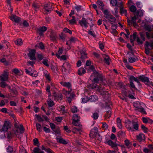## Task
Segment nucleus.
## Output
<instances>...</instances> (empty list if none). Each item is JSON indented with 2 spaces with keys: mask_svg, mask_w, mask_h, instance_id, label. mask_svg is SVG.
I'll list each match as a JSON object with an SVG mask.
<instances>
[{
  "mask_svg": "<svg viewBox=\"0 0 153 153\" xmlns=\"http://www.w3.org/2000/svg\"><path fill=\"white\" fill-rule=\"evenodd\" d=\"M24 131V129L22 125H20L19 128L17 129L16 132H15V134L16 135H18L19 133L21 134L23 133Z\"/></svg>",
  "mask_w": 153,
  "mask_h": 153,
  "instance_id": "11",
  "label": "nucleus"
},
{
  "mask_svg": "<svg viewBox=\"0 0 153 153\" xmlns=\"http://www.w3.org/2000/svg\"><path fill=\"white\" fill-rule=\"evenodd\" d=\"M117 126L120 128H121L122 127L121 121L119 118H117Z\"/></svg>",
  "mask_w": 153,
  "mask_h": 153,
  "instance_id": "36",
  "label": "nucleus"
},
{
  "mask_svg": "<svg viewBox=\"0 0 153 153\" xmlns=\"http://www.w3.org/2000/svg\"><path fill=\"white\" fill-rule=\"evenodd\" d=\"M115 7L114 8V11L113 12V13L115 16H117L118 13V7H119L118 6H115Z\"/></svg>",
  "mask_w": 153,
  "mask_h": 153,
  "instance_id": "50",
  "label": "nucleus"
},
{
  "mask_svg": "<svg viewBox=\"0 0 153 153\" xmlns=\"http://www.w3.org/2000/svg\"><path fill=\"white\" fill-rule=\"evenodd\" d=\"M126 126L129 129V130H131L132 131H133V128H134V123L133 122H131L128 120L126 122Z\"/></svg>",
  "mask_w": 153,
  "mask_h": 153,
  "instance_id": "7",
  "label": "nucleus"
},
{
  "mask_svg": "<svg viewBox=\"0 0 153 153\" xmlns=\"http://www.w3.org/2000/svg\"><path fill=\"white\" fill-rule=\"evenodd\" d=\"M58 110L62 114H64L65 113H67V111L65 110V107L64 106L61 105L59 106L58 108Z\"/></svg>",
  "mask_w": 153,
  "mask_h": 153,
  "instance_id": "24",
  "label": "nucleus"
},
{
  "mask_svg": "<svg viewBox=\"0 0 153 153\" xmlns=\"http://www.w3.org/2000/svg\"><path fill=\"white\" fill-rule=\"evenodd\" d=\"M77 41V39L75 38L72 37H71L69 41L71 43L74 42H75Z\"/></svg>",
  "mask_w": 153,
  "mask_h": 153,
  "instance_id": "60",
  "label": "nucleus"
},
{
  "mask_svg": "<svg viewBox=\"0 0 153 153\" xmlns=\"http://www.w3.org/2000/svg\"><path fill=\"white\" fill-rule=\"evenodd\" d=\"M97 131L98 130L97 128H94L91 131L90 134V136L92 137H94V135L97 133Z\"/></svg>",
  "mask_w": 153,
  "mask_h": 153,
  "instance_id": "19",
  "label": "nucleus"
},
{
  "mask_svg": "<svg viewBox=\"0 0 153 153\" xmlns=\"http://www.w3.org/2000/svg\"><path fill=\"white\" fill-rule=\"evenodd\" d=\"M43 64L47 66H49V65L48 63V60L45 59H44L42 61Z\"/></svg>",
  "mask_w": 153,
  "mask_h": 153,
  "instance_id": "55",
  "label": "nucleus"
},
{
  "mask_svg": "<svg viewBox=\"0 0 153 153\" xmlns=\"http://www.w3.org/2000/svg\"><path fill=\"white\" fill-rule=\"evenodd\" d=\"M36 47H38L41 49H43L44 48V45L42 42H40L39 43L37 44L36 45Z\"/></svg>",
  "mask_w": 153,
  "mask_h": 153,
  "instance_id": "46",
  "label": "nucleus"
},
{
  "mask_svg": "<svg viewBox=\"0 0 153 153\" xmlns=\"http://www.w3.org/2000/svg\"><path fill=\"white\" fill-rule=\"evenodd\" d=\"M61 84L63 86L66 87L68 88H70L71 87V83L69 82H60Z\"/></svg>",
  "mask_w": 153,
  "mask_h": 153,
  "instance_id": "23",
  "label": "nucleus"
},
{
  "mask_svg": "<svg viewBox=\"0 0 153 153\" xmlns=\"http://www.w3.org/2000/svg\"><path fill=\"white\" fill-rule=\"evenodd\" d=\"M98 99L97 97L96 96L92 95L90 97L89 100L91 102L95 101Z\"/></svg>",
  "mask_w": 153,
  "mask_h": 153,
  "instance_id": "37",
  "label": "nucleus"
},
{
  "mask_svg": "<svg viewBox=\"0 0 153 153\" xmlns=\"http://www.w3.org/2000/svg\"><path fill=\"white\" fill-rule=\"evenodd\" d=\"M20 153H27L25 149L22 147L20 149Z\"/></svg>",
  "mask_w": 153,
  "mask_h": 153,
  "instance_id": "64",
  "label": "nucleus"
},
{
  "mask_svg": "<svg viewBox=\"0 0 153 153\" xmlns=\"http://www.w3.org/2000/svg\"><path fill=\"white\" fill-rule=\"evenodd\" d=\"M36 128L37 130L39 132L42 131V127L41 125L39 123L36 124Z\"/></svg>",
  "mask_w": 153,
  "mask_h": 153,
  "instance_id": "42",
  "label": "nucleus"
},
{
  "mask_svg": "<svg viewBox=\"0 0 153 153\" xmlns=\"http://www.w3.org/2000/svg\"><path fill=\"white\" fill-rule=\"evenodd\" d=\"M149 118H146L145 117H143L142 118V120L143 122L145 123H147L148 122V120Z\"/></svg>",
  "mask_w": 153,
  "mask_h": 153,
  "instance_id": "56",
  "label": "nucleus"
},
{
  "mask_svg": "<svg viewBox=\"0 0 153 153\" xmlns=\"http://www.w3.org/2000/svg\"><path fill=\"white\" fill-rule=\"evenodd\" d=\"M115 151H111L109 150L108 151V153H116V152L118 150V148L117 147H115Z\"/></svg>",
  "mask_w": 153,
  "mask_h": 153,
  "instance_id": "59",
  "label": "nucleus"
},
{
  "mask_svg": "<svg viewBox=\"0 0 153 153\" xmlns=\"http://www.w3.org/2000/svg\"><path fill=\"white\" fill-rule=\"evenodd\" d=\"M137 137V140L140 142L145 139V135L143 134H139Z\"/></svg>",
  "mask_w": 153,
  "mask_h": 153,
  "instance_id": "21",
  "label": "nucleus"
},
{
  "mask_svg": "<svg viewBox=\"0 0 153 153\" xmlns=\"http://www.w3.org/2000/svg\"><path fill=\"white\" fill-rule=\"evenodd\" d=\"M33 153H45L43 151H42L39 148H34L33 150Z\"/></svg>",
  "mask_w": 153,
  "mask_h": 153,
  "instance_id": "25",
  "label": "nucleus"
},
{
  "mask_svg": "<svg viewBox=\"0 0 153 153\" xmlns=\"http://www.w3.org/2000/svg\"><path fill=\"white\" fill-rule=\"evenodd\" d=\"M79 23L82 27H87L88 26V22L86 19L84 18H82V20H79Z\"/></svg>",
  "mask_w": 153,
  "mask_h": 153,
  "instance_id": "8",
  "label": "nucleus"
},
{
  "mask_svg": "<svg viewBox=\"0 0 153 153\" xmlns=\"http://www.w3.org/2000/svg\"><path fill=\"white\" fill-rule=\"evenodd\" d=\"M1 62L4 63L5 65H7L8 64V62L6 61V60L4 58H3L0 60Z\"/></svg>",
  "mask_w": 153,
  "mask_h": 153,
  "instance_id": "63",
  "label": "nucleus"
},
{
  "mask_svg": "<svg viewBox=\"0 0 153 153\" xmlns=\"http://www.w3.org/2000/svg\"><path fill=\"white\" fill-rule=\"evenodd\" d=\"M10 127V123L9 121L7 120H5L4 121L2 130L3 131H7Z\"/></svg>",
  "mask_w": 153,
  "mask_h": 153,
  "instance_id": "4",
  "label": "nucleus"
},
{
  "mask_svg": "<svg viewBox=\"0 0 153 153\" xmlns=\"http://www.w3.org/2000/svg\"><path fill=\"white\" fill-rule=\"evenodd\" d=\"M81 54V58L83 59H85L87 57V54L85 52V50H83L80 51Z\"/></svg>",
  "mask_w": 153,
  "mask_h": 153,
  "instance_id": "28",
  "label": "nucleus"
},
{
  "mask_svg": "<svg viewBox=\"0 0 153 153\" xmlns=\"http://www.w3.org/2000/svg\"><path fill=\"white\" fill-rule=\"evenodd\" d=\"M0 86L3 88H4L6 86H7V88L9 89H10V86H8L6 84V83L5 82H4V81H3L0 83Z\"/></svg>",
  "mask_w": 153,
  "mask_h": 153,
  "instance_id": "39",
  "label": "nucleus"
},
{
  "mask_svg": "<svg viewBox=\"0 0 153 153\" xmlns=\"http://www.w3.org/2000/svg\"><path fill=\"white\" fill-rule=\"evenodd\" d=\"M107 143L108 145L111 146L112 147H117L116 144L113 143V142L111 140H108L107 141Z\"/></svg>",
  "mask_w": 153,
  "mask_h": 153,
  "instance_id": "27",
  "label": "nucleus"
},
{
  "mask_svg": "<svg viewBox=\"0 0 153 153\" xmlns=\"http://www.w3.org/2000/svg\"><path fill=\"white\" fill-rule=\"evenodd\" d=\"M15 42L16 45H22L23 43L22 40L21 39H16L15 41Z\"/></svg>",
  "mask_w": 153,
  "mask_h": 153,
  "instance_id": "35",
  "label": "nucleus"
},
{
  "mask_svg": "<svg viewBox=\"0 0 153 153\" xmlns=\"http://www.w3.org/2000/svg\"><path fill=\"white\" fill-rule=\"evenodd\" d=\"M33 6L35 11H37L39 10L40 6L37 3H34L33 4Z\"/></svg>",
  "mask_w": 153,
  "mask_h": 153,
  "instance_id": "40",
  "label": "nucleus"
},
{
  "mask_svg": "<svg viewBox=\"0 0 153 153\" xmlns=\"http://www.w3.org/2000/svg\"><path fill=\"white\" fill-rule=\"evenodd\" d=\"M110 21L112 22H114L116 21V19L114 17H113L112 16L111 17H110V18H109L108 19Z\"/></svg>",
  "mask_w": 153,
  "mask_h": 153,
  "instance_id": "61",
  "label": "nucleus"
},
{
  "mask_svg": "<svg viewBox=\"0 0 153 153\" xmlns=\"http://www.w3.org/2000/svg\"><path fill=\"white\" fill-rule=\"evenodd\" d=\"M50 34V37L51 40L54 41L56 39V34L54 31L52 30H50L49 31Z\"/></svg>",
  "mask_w": 153,
  "mask_h": 153,
  "instance_id": "14",
  "label": "nucleus"
},
{
  "mask_svg": "<svg viewBox=\"0 0 153 153\" xmlns=\"http://www.w3.org/2000/svg\"><path fill=\"white\" fill-rule=\"evenodd\" d=\"M54 99L55 100H57L59 102L62 99V96L60 95V96H57L56 93H55L54 94Z\"/></svg>",
  "mask_w": 153,
  "mask_h": 153,
  "instance_id": "38",
  "label": "nucleus"
},
{
  "mask_svg": "<svg viewBox=\"0 0 153 153\" xmlns=\"http://www.w3.org/2000/svg\"><path fill=\"white\" fill-rule=\"evenodd\" d=\"M56 56L59 59L61 60H66L67 59L65 55H62L61 56H60L58 54H56Z\"/></svg>",
  "mask_w": 153,
  "mask_h": 153,
  "instance_id": "41",
  "label": "nucleus"
},
{
  "mask_svg": "<svg viewBox=\"0 0 153 153\" xmlns=\"http://www.w3.org/2000/svg\"><path fill=\"white\" fill-rule=\"evenodd\" d=\"M102 55L105 63L108 65H109L111 60L108 56L106 54H103Z\"/></svg>",
  "mask_w": 153,
  "mask_h": 153,
  "instance_id": "13",
  "label": "nucleus"
},
{
  "mask_svg": "<svg viewBox=\"0 0 153 153\" xmlns=\"http://www.w3.org/2000/svg\"><path fill=\"white\" fill-rule=\"evenodd\" d=\"M73 121H78L79 117L77 114H75L73 115Z\"/></svg>",
  "mask_w": 153,
  "mask_h": 153,
  "instance_id": "48",
  "label": "nucleus"
},
{
  "mask_svg": "<svg viewBox=\"0 0 153 153\" xmlns=\"http://www.w3.org/2000/svg\"><path fill=\"white\" fill-rule=\"evenodd\" d=\"M82 102L85 103L88 100H89L88 98L87 97H85L82 98Z\"/></svg>",
  "mask_w": 153,
  "mask_h": 153,
  "instance_id": "53",
  "label": "nucleus"
},
{
  "mask_svg": "<svg viewBox=\"0 0 153 153\" xmlns=\"http://www.w3.org/2000/svg\"><path fill=\"white\" fill-rule=\"evenodd\" d=\"M47 102L48 105L50 107H52L54 105V103L53 101L49 98L47 100Z\"/></svg>",
  "mask_w": 153,
  "mask_h": 153,
  "instance_id": "29",
  "label": "nucleus"
},
{
  "mask_svg": "<svg viewBox=\"0 0 153 153\" xmlns=\"http://www.w3.org/2000/svg\"><path fill=\"white\" fill-rule=\"evenodd\" d=\"M31 75L32 76L36 77L38 75V74L36 71H35L34 70H31Z\"/></svg>",
  "mask_w": 153,
  "mask_h": 153,
  "instance_id": "49",
  "label": "nucleus"
},
{
  "mask_svg": "<svg viewBox=\"0 0 153 153\" xmlns=\"http://www.w3.org/2000/svg\"><path fill=\"white\" fill-rule=\"evenodd\" d=\"M8 74L4 71V73L0 76V80L2 81H7L8 79Z\"/></svg>",
  "mask_w": 153,
  "mask_h": 153,
  "instance_id": "6",
  "label": "nucleus"
},
{
  "mask_svg": "<svg viewBox=\"0 0 153 153\" xmlns=\"http://www.w3.org/2000/svg\"><path fill=\"white\" fill-rule=\"evenodd\" d=\"M56 140L58 142L60 143H61L64 144H67V142L63 139L61 137H56Z\"/></svg>",
  "mask_w": 153,
  "mask_h": 153,
  "instance_id": "22",
  "label": "nucleus"
},
{
  "mask_svg": "<svg viewBox=\"0 0 153 153\" xmlns=\"http://www.w3.org/2000/svg\"><path fill=\"white\" fill-rule=\"evenodd\" d=\"M35 53L36 51L34 49L30 50L29 51L28 55L30 59L32 60L36 59Z\"/></svg>",
  "mask_w": 153,
  "mask_h": 153,
  "instance_id": "3",
  "label": "nucleus"
},
{
  "mask_svg": "<svg viewBox=\"0 0 153 153\" xmlns=\"http://www.w3.org/2000/svg\"><path fill=\"white\" fill-rule=\"evenodd\" d=\"M129 55L128 62L130 63H133L134 62V54L133 52H129L128 53Z\"/></svg>",
  "mask_w": 153,
  "mask_h": 153,
  "instance_id": "16",
  "label": "nucleus"
},
{
  "mask_svg": "<svg viewBox=\"0 0 153 153\" xmlns=\"http://www.w3.org/2000/svg\"><path fill=\"white\" fill-rule=\"evenodd\" d=\"M104 15V17L107 19L110 17H111V15L110 14V12L107 10H102Z\"/></svg>",
  "mask_w": 153,
  "mask_h": 153,
  "instance_id": "18",
  "label": "nucleus"
},
{
  "mask_svg": "<svg viewBox=\"0 0 153 153\" xmlns=\"http://www.w3.org/2000/svg\"><path fill=\"white\" fill-rule=\"evenodd\" d=\"M127 22L128 23V25L131 26H134V18L132 17L131 20L127 19Z\"/></svg>",
  "mask_w": 153,
  "mask_h": 153,
  "instance_id": "34",
  "label": "nucleus"
},
{
  "mask_svg": "<svg viewBox=\"0 0 153 153\" xmlns=\"http://www.w3.org/2000/svg\"><path fill=\"white\" fill-rule=\"evenodd\" d=\"M71 17L72 18V19L71 20H69V22L72 25H73L74 24L75 22V17L74 16H71Z\"/></svg>",
  "mask_w": 153,
  "mask_h": 153,
  "instance_id": "54",
  "label": "nucleus"
},
{
  "mask_svg": "<svg viewBox=\"0 0 153 153\" xmlns=\"http://www.w3.org/2000/svg\"><path fill=\"white\" fill-rule=\"evenodd\" d=\"M145 29L146 30L150 32L152 31L151 27L150 25H145Z\"/></svg>",
  "mask_w": 153,
  "mask_h": 153,
  "instance_id": "45",
  "label": "nucleus"
},
{
  "mask_svg": "<svg viewBox=\"0 0 153 153\" xmlns=\"http://www.w3.org/2000/svg\"><path fill=\"white\" fill-rule=\"evenodd\" d=\"M47 30V27L45 26L40 27L38 29V31L40 35L42 34L43 33Z\"/></svg>",
  "mask_w": 153,
  "mask_h": 153,
  "instance_id": "15",
  "label": "nucleus"
},
{
  "mask_svg": "<svg viewBox=\"0 0 153 153\" xmlns=\"http://www.w3.org/2000/svg\"><path fill=\"white\" fill-rule=\"evenodd\" d=\"M92 79L93 83L88 86L89 88L95 89L96 91L102 95H106L107 92L102 85H105V83L103 82L102 75L99 74L96 71H94L91 76Z\"/></svg>",
  "mask_w": 153,
  "mask_h": 153,
  "instance_id": "1",
  "label": "nucleus"
},
{
  "mask_svg": "<svg viewBox=\"0 0 153 153\" xmlns=\"http://www.w3.org/2000/svg\"><path fill=\"white\" fill-rule=\"evenodd\" d=\"M97 4L101 10H103V7L104 6L103 2L101 1H98L97 2Z\"/></svg>",
  "mask_w": 153,
  "mask_h": 153,
  "instance_id": "33",
  "label": "nucleus"
},
{
  "mask_svg": "<svg viewBox=\"0 0 153 153\" xmlns=\"http://www.w3.org/2000/svg\"><path fill=\"white\" fill-rule=\"evenodd\" d=\"M129 79L130 83V87L132 88H134V84H133L134 77L133 76H130L129 77Z\"/></svg>",
  "mask_w": 153,
  "mask_h": 153,
  "instance_id": "30",
  "label": "nucleus"
},
{
  "mask_svg": "<svg viewBox=\"0 0 153 153\" xmlns=\"http://www.w3.org/2000/svg\"><path fill=\"white\" fill-rule=\"evenodd\" d=\"M141 127L145 132L146 133L147 132V128H146L144 125H142Z\"/></svg>",
  "mask_w": 153,
  "mask_h": 153,
  "instance_id": "62",
  "label": "nucleus"
},
{
  "mask_svg": "<svg viewBox=\"0 0 153 153\" xmlns=\"http://www.w3.org/2000/svg\"><path fill=\"white\" fill-rule=\"evenodd\" d=\"M70 65L69 63L67 62H65L63 64L62 70V71L65 73L68 72L70 68Z\"/></svg>",
  "mask_w": 153,
  "mask_h": 153,
  "instance_id": "2",
  "label": "nucleus"
},
{
  "mask_svg": "<svg viewBox=\"0 0 153 153\" xmlns=\"http://www.w3.org/2000/svg\"><path fill=\"white\" fill-rule=\"evenodd\" d=\"M74 9L77 12L80 11L82 10V8L80 5H76L74 7Z\"/></svg>",
  "mask_w": 153,
  "mask_h": 153,
  "instance_id": "44",
  "label": "nucleus"
},
{
  "mask_svg": "<svg viewBox=\"0 0 153 153\" xmlns=\"http://www.w3.org/2000/svg\"><path fill=\"white\" fill-rule=\"evenodd\" d=\"M137 9L136 7L134 6V21L136 20L138 17L143 16V13L141 12L137 11H136Z\"/></svg>",
  "mask_w": 153,
  "mask_h": 153,
  "instance_id": "10",
  "label": "nucleus"
},
{
  "mask_svg": "<svg viewBox=\"0 0 153 153\" xmlns=\"http://www.w3.org/2000/svg\"><path fill=\"white\" fill-rule=\"evenodd\" d=\"M10 18L12 21L16 23H19L20 21L19 18L15 15H12Z\"/></svg>",
  "mask_w": 153,
  "mask_h": 153,
  "instance_id": "17",
  "label": "nucleus"
},
{
  "mask_svg": "<svg viewBox=\"0 0 153 153\" xmlns=\"http://www.w3.org/2000/svg\"><path fill=\"white\" fill-rule=\"evenodd\" d=\"M128 5L129 7V9L131 11L134 12V6L133 2L132 0H128Z\"/></svg>",
  "mask_w": 153,
  "mask_h": 153,
  "instance_id": "12",
  "label": "nucleus"
},
{
  "mask_svg": "<svg viewBox=\"0 0 153 153\" xmlns=\"http://www.w3.org/2000/svg\"><path fill=\"white\" fill-rule=\"evenodd\" d=\"M119 7L120 8V13L122 14H123L126 16L127 15V10L123 8V3L121 2L120 3V5L119 6Z\"/></svg>",
  "mask_w": 153,
  "mask_h": 153,
  "instance_id": "9",
  "label": "nucleus"
},
{
  "mask_svg": "<svg viewBox=\"0 0 153 153\" xmlns=\"http://www.w3.org/2000/svg\"><path fill=\"white\" fill-rule=\"evenodd\" d=\"M72 131L74 133H76L77 132H79V133L80 134L81 132L82 131L81 129V127H80L79 128H77L76 127H74L73 128Z\"/></svg>",
  "mask_w": 153,
  "mask_h": 153,
  "instance_id": "26",
  "label": "nucleus"
},
{
  "mask_svg": "<svg viewBox=\"0 0 153 153\" xmlns=\"http://www.w3.org/2000/svg\"><path fill=\"white\" fill-rule=\"evenodd\" d=\"M43 128L44 130V131L46 133H49L50 132V130L49 128H47L46 127L44 126L43 127Z\"/></svg>",
  "mask_w": 153,
  "mask_h": 153,
  "instance_id": "58",
  "label": "nucleus"
},
{
  "mask_svg": "<svg viewBox=\"0 0 153 153\" xmlns=\"http://www.w3.org/2000/svg\"><path fill=\"white\" fill-rule=\"evenodd\" d=\"M86 71L84 68H81L79 69L78 71V74L79 75H82V74L85 73Z\"/></svg>",
  "mask_w": 153,
  "mask_h": 153,
  "instance_id": "32",
  "label": "nucleus"
},
{
  "mask_svg": "<svg viewBox=\"0 0 153 153\" xmlns=\"http://www.w3.org/2000/svg\"><path fill=\"white\" fill-rule=\"evenodd\" d=\"M139 79L143 82H149V78L147 77H146L143 76H140L139 77Z\"/></svg>",
  "mask_w": 153,
  "mask_h": 153,
  "instance_id": "20",
  "label": "nucleus"
},
{
  "mask_svg": "<svg viewBox=\"0 0 153 153\" xmlns=\"http://www.w3.org/2000/svg\"><path fill=\"white\" fill-rule=\"evenodd\" d=\"M12 95H13V97H15L18 94V92L16 90H12L11 92Z\"/></svg>",
  "mask_w": 153,
  "mask_h": 153,
  "instance_id": "51",
  "label": "nucleus"
},
{
  "mask_svg": "<svg viewBox=\"0 0 153 153\" xmlns=\"http://www.w3.org/2000/svg\"><path fill=\"white\" fill-rule=\"evenodd\" d=\"M52 4L51 3H48L45 5L44 7V9L45 13L51 12L52 10Z\"/></svg>",
  "mask_w": 153,
  "mask_h": 153,
  "instance_id": "5",
  "label": "nucleus"
},
{
  "mask_svg": "<svg viewBox=\"0 0 153 153\" xmlns=\"http://www.w3.org/2000/svg\"><path fill=\"white\" fill-rule=\"evenodd\" d=\"M111 114V111H107V114L105 115V119L107 118H109L110 117Z\"/></svg>",
  "mask_w": 153,
  "mask_h": 153,
  "instance_id": "52",
  "label": "nucleus"
},
{
  "mask_svg": "<svg viewBox=\"0 0 153 153\" xmlns=\"http://www.w3.org/2000/svg\"><path fill=\"white\" fill-rule=\"evenodd\" d=\"M12 72L17 75H19L20 74L19 70L17 68L13 69L12 71Z\"/></svg>",
  "mask_w": 153,
  "mask_h": 153,
  "instance_id": "47",
  "label": "nucleus"
},
{
  "mask_svg": "<svg viewBox=\"0 0 153 153\" xmlns=\"http://www.w3.org/2000/svg\"><path fill=\"white\" fill-rule=\"evenodd\" d=\"M44 75L46 78L49 81H50L51 80V77L50 76V74L48 72L46 71H44Z\"/></svg>",
  "mask_w": 153,
  "mask_h": 153,
  "instance_id": "31",
  "label": "nucleus"
},
{
  "mask_svg": "<svg viewBox=\"0 0 153 153\" xmlns=\"http://www.w3.org/2000/svg\"><path fill=\"white\" fill-rule=\"evenodd\" d=\"M143 152L145 153H148L149 152H152V151L151 149H148L146 148H145L143 149Z\"/></svg>",
  "mask_w": 153,
  "mask_h": 153,
  "instance_id": "57",
  "label": "nucleus"
},
{
  "mask_svg": "<svg viewBox=\"0 0 153 153\" xmlns=\"http://www.w3.org/2000/svg\"><path fill=\"white\" fill-rule=\"evenodd\" d=\"M71 110L73 113H75L77 112L78 109L75 106H72L71 108Z\"/></svg>",
  "mask_w": 153,
  "mask_h": 153,
  "instance_id": "43",
  "label": "nucleus"
}]
</instances>
